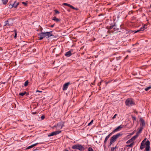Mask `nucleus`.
<instances>
[{
  "label": "nucleus",
  "instance_id": "f257e3e1",
  "mask_svg": "<svg viewBox=\"0 0 151 151\" xmlns=\"http://www.w3.org/2000/svg\"><path fill=\"white\" fill-rule=\"evenodd\" d=\"M52 32H42L38 34V35L40 36L39 40H41L43 38L46 37V38H48L49 37L52 36Z\"/></svg>",
  "mask_w": 151,
  "mask_h": 151
},
{
  "label": "nucleus",
  "instance_id": "f03ea898",
  "mask_svg": "<svg viewBox=\"0 0 151 151\" xmlns=\"http://www.w3.org/2000/svg\"><path fill=\"white\" fill-rule=\"evenodd\" d=\"M150 142L149 140H147L146 141V144H143L141 143L140 149L141 150H143L145 147V150L146 151H149L150 148Z\"/></svg>",
  "mask_w": 151,
  "mask_h": 151
},
{
  "label": "nucleus",
  "instance_id": "7ed1b4c3",
  "mask_svg": "<svg viewBox=\"0 0 151 151\" xmlns=\"http://www.w3.org/2000/svg\"><path fill=\"white\" fill-rule=\"evenodd\" d=\"M125 104L126 105L128 106H130L134 105V103L132 99L129 98L126 100Z\"/></svg>",
  "mask_w": 151,
  "mask_h": 151
},
{
  "label": "nucleus",
  "instance_id": "20e7f679",
  "mask_svg": "<svg viewBox=\"0 0 151 151\" xmlns=\"http://www.w3.org/2000/svg\"><path fill=\"white\" fill-rule=\"evenodd\" d=\"M72 148L74 149L78 150H84V147L81 145L77 144L73 145Z\"/></svg>",
  "mask_w": 151,
  "mask_h": 151
},
{
  "label": "nucleus",
  "instance_id": "39448f33",
  "mask_svg": "<svg viewBox=\"0 0 151 151\" xmlns=\"http://www.w3.org/2000/svg\"><path fill=\"white\" fill-rule=\"evenodd\" d=\"M122 135V134L120 133H117L116 134L114 135L111 137V140H112V141H113L114 142L116 141L117 139L119 137L121 136Z\"/></svg>",
  "mask_w": 151,
  "mask_h": 151
},
{
  "label": "nucleus",
  "instance_id": "423d86ee",
  "mask_svg": "<svg viewBox=\"0 0 151 151\" xmlns=\"http://www.w3.org/2000/svg\"><path fill=\"white\" fill-rule=\"evenodd\" d=\"M63 126V122H60L57 125L54 126L53 127H55L57 129H62Z\"/></svg>",
  "mask_w": 151,
  "mask_h": 151
},
{
  "label": "nucleus",
  "instance_id": "0eeeda50",
  "mask_svg": "<svg viewBox=\"0 0 151 151\" xmlns=\"http://www.w3.org/2000/svg\"><path fill=\"white\" fill-rule=\"evenodd\" d=\"M61 132V131H56L54 132H53L50 133L48 135V137H51L52 136H53L54 135H55L57 134H58L59 133H60Z\"/></svg>",
  "mask_w": 151,
  "mask_h": 151
},
{
  "label": "nucleus",
  "instance_id": "6e6552de",
  "mask_svg": "<svg viewBox=\"0 0 151 151\" xmlns=\"http://www.w3.org/2000/svg\"><path fill=\"white\" fill-rule=\"evenodd\" d=\"M5 24L4 25H7L8 26H12L13 23L11 20L9 19L8 20L6 21L5 22Z\"/></svg>",
  "mask_w": 151,
  "mask_h": 151
},
{
  "label": "nucleus",
  "instance_id": "1a4fd4ad",
  "mask_svg": "<svg viewBox=\"0 0 151 151\" xmlns=\"http://www.w3.org/2000/svg\"><path fill=\"white\" fill-rule=\"evenodd\" d=\"M70 82H67L65 83L63 86V91H65L67 89L68 85L70 84Z\"/></svg>",
  "mask_w": 151,
  "mask_h": 151
},
{
  "label": "nucleus",
  "instance_id": "9d476101",
  "mask_svg": "<svg viewBox=\"0 0 151 151\" xmlns=\"http://www.w3.org/2000/svg\"><path fill=\"white\" fill-rule=\"evenodd\" d=\"M112 134V133H110L109 135H108L107 136H106V138H105V140H104V144H106V142H107V140L110 137L111 135Z\"/></svg>",
  "mask_w": 151,
  "mask_h": 151
},
{
  "label": "nucleus",
  "instance_id": "9b49d317",
  "mask_svg": "<svg viewBox=\"0 0 151 151\" xmlns=\"http://www.w3.org/2000/svg\"><path fill=\"white\" fill-rule=\"evenodd\" d=\"M146 27L145 26H143V27H141L139 29L135 30L134 31V33H136L140 31H143L145 30V29H146Z\"/></svg>",
  "mask_w": 151,
  "mask_h": 151
},
{
  "label": "nucleus",
  "instance_id": "f8f14e48",
  "mask_svg": "<svg viewBox=\"0 0 151 151\" xmlns=\"http://www.w3.org/2000/svg\"><path fill=\"white\" fill-rule=\"evenodd\" d=\"M63 4L65 5V6H68L71 8L72 9H76V8H74L73 6L72 5H71L68 4H67V3H63Z\"/></svg>",
  "mask_w": 151,
  "mask_h": 151
},
{
  "label": "nucleus",
  "instance_id": "ddd939ff",
  "mask_svg": "<svg viewBox=\"0 0 151 151\" xmlns=\"http://www.w3.org/2000/svg\"><path fill=\"white\" fill-rule=\"evenodd\" d=\"M72 55V53L71 51H69L67 52L65 54V55L67 57H69Z\"/></svg>",
  "mask_w": 151,
  "mask_h": 151
},
{
  "label": "nucleus",
  "instance_id": "4468645a",
  "mask_svg": "<svg viewBox=\"0 0 151 151\" xmlns=\"http://www.w3.org/2000/svg\"><path fill=\"white\" fill-rule=\"evenodd\" d=\"M123 127L121 126V125L118 126L113 131V132H115L119 131L120 130V129L122 128Z\"/></svg>",
  "mask_w": 151,
  "mask_h": 151
},
{
  "label": "nucleus",
  "instance_id": "2eb2a0df",
  "mask_svg": "<svg viewBox=\"0 0 151 151\" xmlns=\"http://www.w3.org/2000/svg\"><path fill=\"white\" fill-rule=\"evenodd\" d=\"M14 7L16 8L19 5V3L17 1H15L14 3L12 4Z\"/></svg>",
  "mask_w": 151,
  "mask_h": 151
},
{
  "label": "nucleus",
  "instance_id": "dca6fc26",
  "mask_svg": "<svg viewBox=\"0 0 151 151\" xmlns=\"http://www.w3.org/2000/svg\"><path fill=\"white\" fill-rule=\"evenodd\" d=\"M140 120L142 124V126H144L145 124V123L144 119L142 118H141Z\"/></svg>",
  "mask_w": 151,
  "mask_h": 151
},
{
  "label": "nucleus",
  "instance_id": "f3484780",
  "mask_svg": "<svg viewBox=\"0 0 151 151\" xmlns=\"http://www.w3.org/2000/svg\"><path fill=\"white\" fill-rule=\"evenodd\" d=\"M138 137V135H135L134 136H133L131 139H132V140L133 141L134 140H135V139L137 137Z\"/></svg>",
  "mask_w": 151,
  "mask_h": 151
},
{
  "label": "nucleus",
  "instance_id": "a211bd4d",
  "mask_svg": "<svg viewBox=\"0 0 151 151\" xmlns=\"http://www.w3.org/2000/svg\"><path fill=\"white\" fill-rule=\"evenodd\" d=\"M2 1L3 4H5L7 3L8 0H2Z\"/></svg>",
  "mask_w": 151,
  "mask_h": 151
},
{
  "label": "nucleus",
  "instance_id": "6ab92c4d",
  "mask_svg": "<svg viewBox=\"0 0 151 151\" xmlns=\"http://www.w3.org/2000/svg\"><path fill=\"white\" fill-rule=\"evenodd\" d=\"M52 20L54 21H56L57 22H58L59 21V19L57 18L56 17H54L52 19Z\"/></svg>",
  "mask_w": 151,
  "mask_h": 151
},
{
  "label": "nucleus",
  "instance_id": "aec40b11",
  "mask_svg": "<svg viewBox=\"0 0 151 151\" xmlns=\"http://www.w3.org/2000/svg\"><path fill=\"white\" fill-rule=\"evenodd\" d=\"M26 93V91H25L24 92L20 93L19 94V95H21V96H23Z\"/></svg>",
  "mask_w": 151,
  "mask_h": 151
},
{
  "label": "nucleus",
  "instance_id": "412c9836",
  "mask_svg": "<svg viewBox=\"0 0 151 151\" xmlns=\"http://www.w3.org/2000/svg\"><path fill=\"white\" fill-rule=\"evenodd\" d=\"M134 143L133 142H132L130 145H127V147H132L134 145Z\"/></svg>",
  "mask_w": 151,
  "mask_h": 151
},
{
  "label": "nucleus",
  "instance_id": "4be33fe9",
  "mask_svg": "<svg viewBox=\"0 0 151 151\" xmlns=\"http://www.w3.org/2000/svg\"><path fill=\"white\" fill-rule=\"evenodd\" d=\"M28 81L27 80L25 82L24 84V86L25 87L27 86L28 85Z\"/></svg>",
  "mask_w": 151,
  "mask_h": 151
},
{
  "label": "nucleus",
  "instance_id": "5701e85b",
  "mask_svg": "<svg viewBox=\"0 0 151 151\" xmlns=\"http://www.w3.org/2000/svg\"><path fill=\"white\" fill-rule=\"evenodd\" d=\"M151 88V86H149L148 87H147L146 88H145V91H147L148 90H149Z\"/></svg>",
  "mask_w": 151,
  "mask_h": 151
},
{
  "label": "nucleus",
  "instance_id": "b1692460",
  "mask_svg": "<svg viewBox=\"0 0 151 151\" xmlns=\"http://www.w3.org/2000/svg\"><path fill=\"white\" fill-rule=\"evenodd\" d=\"M133 141L132 140V139H129V140H128L127 142H126V143L127 144H128V143H130L131 142H133Z\"/></svg>",
  "mask_w": 151,
  "mask_h": 151
},
{
  "label": "nucleus",
  "instance_id": "393cba45",
  "mask_svg": "<svg viewBox=\"0 0 151 151\" xmlns=\"http://www.w3.org/2000/svg\"><path fill=\"white\" fill-rule=\"evenodd\" d=\"M14 34H15V35H14V38L15 39L16 38V37H17V31L16 30H14Z\"/></svg>",
  "mask_w": 151,
  "mask_h": 151
},
{
  "label": "nucleus",
  "instance_id": "a878e982",
  "mask_svg": "<svg viewBox=\"0 0 151 151\" xmlns=\"http://www.w3.org/2000/svg\"><path fill=\"white\" fill-rule=\"evenodd\" d=\"M33 147H34V146H33V145H30V146H29L27 148V149H30V148H32Z\"/></svg>",
  "mask_w": 151,
  "mask_h": 151
},
{
  "label": "nucleus",
  "instance_id": "bb28decb",
  "mask_svg": "<svg viewBox=\"0 0 151 151\" xmlns=\"http://www.w3.org/2000/svg\"><path fill=\"white\" fill-rule=\"evenodd\" d=\"M88 151H93V150L91 147H89L88 149Z\"/></svg>",
  "mask_w": 151,
  "mask_h": 151
},
{
  "label": "nucleus",
  "instance_id": "cd10ccee",
  "mask_svg": "<svg viewBox=\"0 0 151 151\" xmlns=\"http://www.w3.org/2000/svg\"><path fill=\"white\" fill-rule=\"evenodd\" d=\"M93 120H92L91 121V122L90 123H89L88 124V125L89 126L91 125L93 123Z\"/></svg>",
  "mask_w": 151,
  "mask_h": 151
},
{
  "label": "nucleus",
  "instance_id": "c85d7f7f",
  "mask_svg": "<svg viewBox=\"0 0 151 151\" xmlns=\"http://www.w3.org/2000/svg\"><path fill=\"white\" fill-rule=\"evenodd\" d=\"M146 140V138L144 140H143L142 142L141 143L143 144H146L145 143Z\"/></svg>",
  "mask_w": 151,
  "mask_h": 151
},
{
  "label": "nucleus",
  "instance_id": "c756f323",
  "mask_svg": "<svg viewBox=\"0 0 151 151\" xmlns=\"http://www.w3.org/2000/svg\"><path fill=\"white\" fill-rule=\"evenodd\" d=\"M132 118L133 119V122H134V121H135L136 120V118L135 116H132Z\"/></svg>",
  "mask_w": 151,
  "mask_h": 151
},
{
  "label": "nucleus",
  "instance_id": "7c9ffc66",
  "mask_svg": "<svg viewBox=\"0 0 151 151\" xmlns=\"http://www.w3.org/2000/svg\"><path fill=\"white\" fill-rule=\"evenodd\" d=\"M14 7L13 6L12 4H10L9 6V8L10 9H11L12 8Z\"/></svg>",
  "mask_w": 151,
  "mask_h": 151
},
{
  "label": "nucleus",
  "instance_id": "2f4dec72",
  "mask_svg": "<svg viewBox=\"0 0 151 151\" xmlns=\"http://www.w3.org/2000/svg\"><path fill=\"white\" fill-rule=\"evenodd\" d=\"M142 129L143 128L142 127H141L139 129L138 132L139 133L141 132L142 131Z\"/></svg>",
  "mask_w": 151,
  "mask_h": 151
},
{
  "label": "nucleus",
  "instance_id": "473e14b6",
  "mask_svg": "<svg viewBox=\"0 0 151 151\" xmlns=\"http://www.w3.org/2000/svg\"><path fill=\"white\" fill-rule=\"evenodd\" d=\"M116 146H115V147H113L111 148V151H114V150L116 148Z\"/></svg>",
  "mask_w": 151,
  "mask_h": 151
},
{
  "label": "nucleus",
  "instance_id": "72a5a7b5",
  "mask_svg": "<svg viewBox=\"0 0 151 151\" xmlns=\"http://www.w3.org/2000/svg\"><path fill=\"white\" fill-rule=\"evenodd\" d=\"M41 143H36L35 144H33V146H36L38 144H41Z\"/></svg>",
  "mask_w": 151,
  "mask_h": 151
},
{
  "label": "nucleus",
  "instance_id": "f704fd0d",
  "mask_svg": "<svg viewBox=\"0 0 151 151\" xmlns=\"http://www.w3.org/2000/svg\"><path fill=\"white\" fill-rule=\"evenodd\" d=\"M116 115H117V114H115L114 115V116H113V117H112V119H114L116 118Z\"/></svg>",
  "mask_w": 151,
  "mask_h": 151
},
{
  "label": "nucleus",
  "instance_id": "c9c22d12",
  "mask_svg": "<svg viewBox=\"0 0 151 151\" xmlns=\"http://www.w3.org/2000/svg\"><path fill=\"white\" fill-rule=\"evenodd\" d=\"M44 118L45 116L44 115H42L41 117V118L42 119H43Z\"/></svg>",
  "mask_w": 151,
  "mask_h": 151
},
{
  "label": "nucleus",
  "instance_id": "e433bc0d",
  "mask_svg": "<svg viewBox=\"0 0 151 151\" xmlns=\"http://www.w3.org/2000/svg\"><path fill=\"white\" fill-rule=\"evenodd\" d=\"M114 142H113V141H112V140H110V145H111L112 143H113Z\"/></svg>",
  "mask_w": 151,
  "mask_h": 151
},
{
  "label": "nucleus",
  "instance_id": "4c0bfd02",
  "mask_svg": "<svg viewBox=\"0 0 151 151\" xmlns=\"http://www.w3.org/2000/svg\"><path fill=\"white\" fill-rule=\"evenodd\" d=\"M55 12L56 13V14H59V12L58 11L56 10H55Z\"/></svg>",
  "mask_w": 151,
  "mask_h": 151
},
{
  "label": "nucleus",
  "instance_id": "58836bf2",
  "mask_svg": "<svg viewBox=\"0 0 151 151\" xmlns=\"http://www.w3.org/2000/svg\"><path fill=\"white\" fill-rule=\"evenodd\" d=\"M22 3L25 6H26L27 4L26 2H22Z\"/></svg>",
  "mask_w": 151,
  "mask_h": 151
},
{
  "label": "nucleus",
  "instance_id": "ea45409f",
  "mask_svg": "<svg viewBox=\"0 0 151 151\" xmlns=\"http://www.w3.org/2000/svg\"><path fill=\"white\" fill-rule=\"evenodd\" d=\"M36 92H42V91H39V90H37L36 91Z\"/></svg>",
  "mask_w": 151,
  "mask_h": 151
},
{
  "label": "nucleus",
  "instance_id": "a19ab883",
  "mask_svg": "<svg viewBox=\"0 0 151 151\" xmlns=\"http://www.w3.org/2000/svg\"><path fill=\"white\" fill-rule=\"evenodd\" d=\"M36 112H33L32 113V114H36Z\"/></svg>",
  "mask_w": 151,
  "mask_h": 151
},
{
  "label": "nucleus",
  "instance_id": "79ce46f5",
  "mask_svg": "<svg viewBox=\"0 0 151 151\" xmlns=\"http://www.w3.org/2000/svg\"><path fill=\"white\" fill-rule=\"evenodd\" d=\"M64 151H69L68 150H65Z\"/></svg>",
  "mask_w": 151,
  "mask_h": 151
},
{
  "label": "nucleus",
  "instance_id": "37998d69",
  "mask_svg": "<svg viewBox=\"0 0 151 151\" xmlns=\"http://www.w3.org/2000/svg\"><path fill=\"white\" fill-rule=\"evenodd\" d=\"M128 51L129 52H130V51Z\"/></svg>",
  "mask_w": 151,
  "mask_h": 151
},
{
  "label": "nucleus",
  "instance_id": "c03bdc74",
  "mask_svg": "<svg viewBox=\"0 0 151 151\" xmlns=\"http://www.w3.org/2000/svg\"><path fill=\"white\" fill-rule=\"evenodd\" d=\"M53 27V25H52V26H51V27Z\"/></svg>",
  "mask_w": 151,
  "mask_h": 151
},
{
  "label": "nucleus",
  "instance_id": "a18cd8bd",
  "mask_svg": "<svg viewBox=\"0 0 151 151\" xmlns=\"http://www.w3.org/2000/svg\"><path fill=\"white\" fill-rule=\"evenodd\" d=\"M36 150H35L34 151Z\"/></svg>",
  "mask_w": 151,
  "mask_h": 151
}]
</instances>
